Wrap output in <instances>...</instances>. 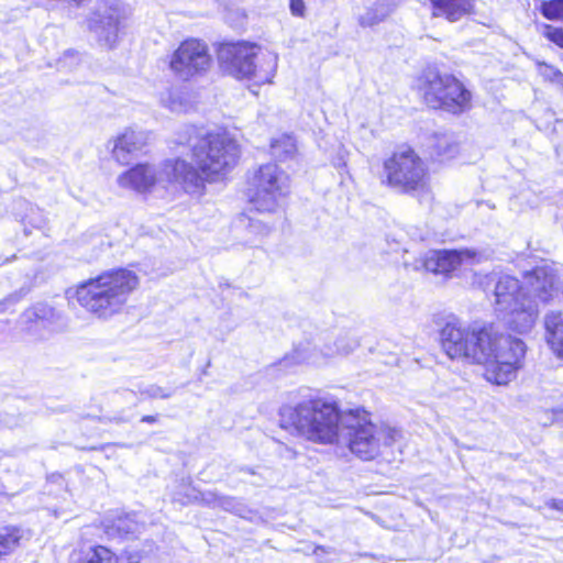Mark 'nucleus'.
Returning a JSON list of instances; mask_svg holds the SVG:
<instances>
[{"label":"nucleus","instance_id":"obj_28","mask_svg":"<svg viewBox=\"0 0 563 563\" xmlns=\"http://www.w3.org/2000/svg\"><path fill=\"white\" fill-rule=\"evenodd\" d=\"M205 492H199L190 485H183L181 489L175 493L173 499L180 505H188L191 503H202L201 495Z\"/></svg>","mask_w":563,"mask_h":563},{"label":"nucleus","instance_id":"obj_39","mask_svg":"<svg viewBox=\"0 0 563 563\" xmlns=\"http://www.w3.org/2000/svg\"><path fill=\"white\" fill-rule=\"evenodd\" d=\"M556 75H563V73L554 67L548 66L547 71L544 74L545 78L551 82L558 85Z\"/></svg>","mask_w":563,"mask_h":563},{"label":"nucleus","instance_id":"obj_16","mask_svg":"<svg viewBox=\"0 0 563 563\" xmlns=\"http://www.w3.org/2000/svg\"><path fill=\"white\" fill-rule=\"evenodd\" d=\"M501 312L505 313L504 320L509 329L518 333H527L533 328L539 314L538 302L531 297L523 298Z\"/></svg>","mask_w":563,"mask_h":563},{"label":"nucleus","instance_id":"obj_40","mask_svg":"<svg viewBox=\"0 0 563 563\" xmlns=\"http://www.w3.org/2000/svg\"><path fill=\"white\" fill-rule=\"evenodd\" d=\"M545 506L551 509L563 512V499H550L545 503Z\"/></svg>","mask_w":563,"mask_h":563},{"label":"nucleus","instance_id":"obj_22","mask_svg":"<svg viewBox=\"0 0 563 563\" xmlns=\"http://www.w3.org/2000/svg\"><path fill=\"white\" fill-rule=\"evenodd\" d=\"M241 222L244 223L245 230L249 234L246 243L257 245L261 243L273 230V223H266L260 218L243 217Z\"/></svg>","mask_w":563,"mask_h":563},{"label":"nucleus","instance_id":"obj_15","mask_svg":"<svg viewBox=\"0 0 563 563\" xmlns=\"http://www.w3.org/2000/svg\"><path fill=\"white\" fill-rule=\"evenodd\" d=\"M471 250H430L422 258L426 271L434 274H446L457 268L466 258H472Z\"/></svg>","mask_w":563,"mask_h":563},{"label":"nucleus","instance_id":"obj_37","mask_svg":"<svg viewBox=\"0 0 563 563\" xmlns=\"http://www.w3.org/2000/svg\"><path fill=\"white\" fill-rule=\"evenodd\" d=\"M20 297L16 294L9 295L0 301V313H4L10 306L16 303Z\"/></svg>","mask_w":563,"mask_h":563},{"label":"nucleus","instance_id":"obj_7","mask_svg":"<svg viewBox=\"0 0 563 563\" xmlns=\"http://www.w3.org/2000/svg\"><path fill=\"white\" fill-rule=\"evenodd\" d=\"M187 143L199 168L195 169L203 178V184L207 177L230 172L240 156L236 141L225 132L203 134L200 130L191 128Z\"/></svg>","mask_w":563,"mask_h":563},{"label":"nucleus","instance_id":"obj_6","mask_svg":"<svg viewBox=\"0 0 563 563\" xmlns=\"http://www.w3.org/2000/svg\"><path fill=\"white\" fill-rule=\"evenodd\" d=\"M220 67L238 79H254L257 82H272L278 56L247 42L224 43L218 49Z\"/></svg>","mask_w":563,"mask_h":563},{"label":"nucleus","instance_id":"obj_38","mask_svg":"<svg viewBox=\"0 0 563 563\" xmlns=\"http://www.w3.org/2000/svg\"><path fill=\"white\" fill-rule=\"evenodd\" d=\"M102 420L106 422L122 424V423H129L132 420V417L125 416L123 413H119V415H114L111 417H104Z\"/></svg>","mask_w":563,"mask_h":563},{"label":"nucleus","instance_id":"obj_11","mask_svg":"<svg viewBox=\"0 0 563 563\" xmlns=\"http://www.w3.org/2000/svg\"><path fill=\"white\" fill-rule=\"evenodd\" d=\"M129 14L128 5L120 0H99L87 19V26L100 46L113 48Z\"/></svg>","mask_w":563,"mask_h":563},{"label":"nucleus","instance_id":"obj_10","mask_svg":"<svg viewBox=\"0 0 563 563\" xmlns=\"http://www.w3.org/2000/svg\"><path fill=\"white\" fill-rule=\"evenodd\" d=\"M289 192V177L276 164L260 166L249 180V197L260 213H275Z\"/></svg>","mask_w":563,"mask_h":563},{"label":"nucleus","instance_id":"obj_42","mask_svg":"<svg viewBox=\"0 0 563 563\" xmlns=\"http://www.w3.org/2000/svg\"><path fill=\"white\" fill-rule=\"evenodd\" d=\"M141 421L146 423H155L157 421V416L146 415L141 418Z\"/></svg>","mask_w":563,"mask_h":563},{"label":"nucleus","instance_id":"obj_27","mask_svg":"<svg viewBox=\"0 0 563 563\" xmlns=\"http://www.w3.org/2000/svg\"><path fill=\"white\" fill-rule=\"evenodd\" d=\"M357 345L358 342L356 340L344 336L340 338L334 343V346L327 345L323 350L320 351V353L325 357H331L334 356L335 354H349Z\"/></svg>","mask_w":563,"mask_h":563},{"label":"nucleus","instance_id":"obj_26","mask_svg":"<svg viewBox=\"0 0 563 563\" xmlns=\"http://www.w3.org/2000/svg\"><path fill=\"white\" fill-rule=\"evenodd\" d=\"M79 563H118V560L109 549L98 545L85 552Z\"/></svg>","mask_w":563,"mask_h":563},{"label":"nucleus","instance_id":"obj_43","mask_svg":"<svg viewBox=\"0 0 563 563\" xmlns=\"http://www.w3.org/2000/svg\"><path fill=\"white\" fill-rule=\"evenodd\" d=\"M133 394H134V393H133L132 390H125V391H123V393L121 394V396L125 398L126 396H129V395H133Z\"/></svg>","mask_w":563,"mask_h":563},{"label":"nucleus","instance_id":"obj_20","mask_svg":"<svg viewBox=\"0 0 563 563\" xmlns=\"http://www.w3.org/2000/svg\"><path fill=\"white\" fill-rule=\"evenodd\" d=\"M396 0H377L365 8L364 12L358 14L357 21L362 27H373L384 22L397 8Z\"/></svg>","mask_w":563,"mask_h":563},{"label":"nucleus","instance_id":"obj_1","mask_svg":"<svg viewBox=\"0 0 563 563\" xmlns=\"http://www.w3.org/2000/svg\"><path fill=\"white\" fill-rule=\"evenodd\" d=\"M440 343L451 360L485 365V378L496 385H507L515 379L526 355L521 339L498 334L492 327L467 325L455 319L441 329Z\"/></svg>","mask_w":563,"mask_h":563},{"label":"nucleus","instance_id":"obj_4","mask_svg":"<svg viewBox=\"0 0 563 563\" xmlns=\"http://www.w3.org/2000/svg\"><path fill=\"white\" fill-rule=\"evenodd\" d=\"M157 183L177 184L188 194L203 191V178L181 158L165 161L159 172L153 165L137 164L118 177L120 187L139 192L151 190Z\"/></svg>","mask_w":563,"mask_h":563},{"label":"nucleus","instance_id":"obj_31","mask_svg":"<svg viewBox=\"0 0 563 563\" xmlns=\"http://www.w3.org/2000/svg\"><path fill=\"white\" fill-rule=\"evenodd\" d=\"M114 528L120 536L135 534L140 531L139 522L131 515L119 517L114 522Z\"/></svg>","mask_w":563,"mask_h":563},{"label":"nucleus","instance_id":"obj_5","mask_svg":"<svg viewBox=\"0 0 563 563\" xmlns=\"http://www.w3.org/2000/svg\"><path fill=\"white\" fill-rule=\"evenodd\" d=\"M399 435L396 429L372 423L366 411L356 409L343 415L336 443L347 446L360 459L371 461L393 445Z\"/></svg>","mask_w":563,"mask_h":563},{"label":"nucleus","instance_id":"obj_33","mask_svg":"<svg viewBox=\"0 0 563 563\" xmlns=\"http://www.w3.org/2000/svg\"><path fill=\"white\" fill-rule=\"evenodd\" d=\"M543 34L549 41L563 48V27H555L547 24L544 25Z\"/></svg>","mask_w":563,"mask_h":563},{"label":"nucleus","instance_id":"obj_9","mask_svg":"<svg viewBox=\"0 0 563 563\" xmlns=\"http://www.w3.org/2000/svg\"><path fill=\"white\" fill-rule=\"evenodd\" d=\"M388 184L419 199L430 198L429 173L424 162L411 148L395 152L384 163Z\"/></svg>","mask_w":563,"mask_h":563},{"label":"nucleus","instance_id":"obj_24","mask_svg":"<svg viewBox=\"0 0 563 563\" xmlns=\"http://www.w3.org/2000/svg\"><path fill=\"white\" fill-rule=\"evenodd\" d=\"M459 151V143L452 135L437 136L432 144L433 154L441 161L454 158Z\"/></svg>","mask_w":563,"mask_h":563},{"label":"nucleus","instance_id":"obj_8","mask_svg":"<svg viewBox=\"0 0 563 563\" xmlns=\"http://www.w3.org/2000/svg\"><path fill=\"white\" fill-rule=\"evenodd\" d=\"M418 87L426 104L432 109L459 114L471 108V92L451 74L427 68Z\"/></svg>","mask_w":563,"mask_h":563},{"label":"nucleus","instance_id":"obj_25","mask_svg":"<svg viewBox=\"0 0 563 563\" xmlns=\"http://www.w3.org/2000/svg\"><path fill=\"white\" fill-rule=\"evenodd\" d=\"M296 142L290 135H282L274 139L271 144V153L276 159L286 161L296 153Z\"/></svg>","mask_w":563,"mask_h":563},{"label":"nucleus","instance_id":"obj_36","mask_svg":"<svg viewBox=\"0 0 563 563\" xmlns=\"http://www.w3.org/2000/svg\"><path fill=\"white\" fill-rule=\"evenodd\" d=\"M289 9L292 15L302 18L306 12L303 0H289Z\"/></svg>","mask_w":563,"mask_h":563},{"label":"nucleus","instance_id":"obj_41","mask_svg":"<svg viewBox=\"0 0 563 563\" xmlns=\"http://www.w3.org/2000/svg\"><path fill=\"white\" fill-rule=\"evenodd\" d=\"M125 563H148V560L145 558H141L139 554L134 553V554H130L126 558Z\"/></svg>","mask_w":563,"mask_h":563},{"label":"nucleus","instance_id":"obj_17","mask_svg":"<svg viewBox=\"0 0 563 563\" xmlns=\"http://www.w3.org/2000/svg\"><path fill=\"white\" fill-rule=\"evenodd\" d=\"M529 297L525 291V286H521L517 278L509 275L500 276L495 286V303L499 312L508 310L509 307Z\"/></svg>","mask_w":563,"mask_h":563},{"label":"nucleus","instance_id":"obj_29","mask_svg":"<svg viewBox=\"0 0 563 563\" xmlns=\"http://www.w3.org/2000/svg\"><path fill=\"white\" fill-rule=\"evenodd\" d=\"M540 11L548 20H558L563 22V0L542 1Z\"/></svg>","mask_w":563,"mask_h":563},{"label":"nucleus","instance_id":"obj_12","mask_svg":"<svg viewBox=\"0 0 563 563\" xmlns=\"http://www.w3.org/2000/svg\"><path fill=\"white\" fill-rule=\"evenodd\" d=\"M212 63L208 45L196 38L184 41L172 54L169 68L181 80L202 76Z\"/></svg>","mask_w":563,"mask_h":563},{"label":"nucleus","instance_id":"obj_34","mask_svg":"<svg viewBox=\"0 0 563 563\" xmlns=\"http://www.w3.org/2000/svg\"><path fill=\"white\" fill-rule=\"evenodd\" d=\"M79 54L76 51H66L58 59V67L64 69H71L79 63Z\"/></svg>","mask_w":563,"mask_h":563},{"label":"nucleus","instance_id":"obj_23","mask_svg":"<svg viewBox=\"0 0 563 563\" xmlns=\"http://www.w3.org/2000/svg\"><path fill=\"white\" fill-rule=\"evenodd\" d=\"M25 538V532L18 527L0 529V559L12 553Z\"/></svg>","mask_w":563,"mask_h":563},{"label":"nucleus","instance_id":"obj_19","mask_svg":"<svg viewBox=\"0 0 563 563\" xmlns=\"http://www.w3.org/2000/svg\"><path fill=\"white\" fill-rule=\"evenodd\" d=\"M433 16H444L450 22H456L473 11V0H430Z\"/></svg>","mask_w":563,"mask_h":563},{"label":"nucleus","instance_id":"obj_2","mask_svg":"<svg viewBox=\"0 0 563 563\" xmlns=\"http://www.w3.org/2000/svg\"><path fill=\"white\" fill-rule=\"evenodd\" d=\"M345 412L334 399L318 397L282 408L280 424L311 442L332 444L340 437Z\"/></svg>","mask_w":563,"mask_h":563},{"label":"nucleus","instance_id":"obj_32","mask_svg":"<svg viewBox=\"0 0 563 563\" xmlns=\"http://www.w3.org/2000/svg\"><path fill=\"white\" fill-rule=\"evenodd\" d=\"M139 393L142 398H148V399H167L172 397L173 390H168L166 388H163L158 385H148L145 387H140Z\"/></svg>","mask_w":563,"mask_h":563},{"label":"nucleus","instance_id":"obj_21","mask_svg":"<svg viewBox=\"0 0 563 563\" xmlns=\"http://www.w3.org/2000/svg\"><path fill=\"white\" fill-rule=\"evenodd\" d=\"M201 500H202V504H205L207 506H210L213 508H221L223 510L231 511V512H234L240 516H242V514L244 511V506L240 500H238L234 497L220 495L216 492H211V490L205 492L201 495Z\"/></svg>","mask_w":563,"mask_h":563},{"label":"nucleus","instance_id":"obj_30","mask_svg":"<svg viewBox=\"0 0 563 563\" xmlns=\"http://www.w3.org/2000/svg\"><path fill=\"white\" fill-rule=\"evenodd\" d=\"M290 358L297 363H317L318 362V355L313 347H311L310 343H305L299 346H297Z\"/></svg>","mask_w":563,"mask_h":563},{"label":"nucleus","instance_id":"obj_14","mask_svg":"<svg viewBox=\"0 0 563 563\" xmlns=\"http://www.w3.org/2000/svg\"><path fill=\"white\" fill-rule=\"evenodd\" d=\"M148 134L142 130L125 129L112 142V157L128 165L147 144Z\"/></svg>","mask_w":563,"mask_h":563},{"label":"nucleus","instance_id":"obj_18","mask_svg":"<svg viewBox=\"0 0 563 563\" xmlns=\"http://www.w3.org/2000/svg\"><path fill=\"white\" fill-rule=\"evenodd\" d=\"M545 341L553 354L563 360V313L550 311L544 316Z\"/></svg>","mask_w":563,"mask_h":563},{"label":"nucleus","instance_id":"obj_35","mask_svg":"<svg viewBox=\"0 0 563 563\" xmlns=\"http://www.w3.org/2000/svg\"><path fill=\"white\" fill-rule=\"evenodd\" d=\"M162 102L173 112H180L184 110V104L177 93L168 92L167 97L162 98Z\"/></svg>","mask_w":563,"mask_h":563},{"label":"nucleus","instance_id":"obj_13","mask_svg":"<svg viewBox=\"0 0 563 563\" xmlns=\"http://www.w3.org/2000/svg\"><path fill=\"white\" fill-rule=\"evenodd\" d=\"M556 283L558 277L552 267L538 266L525 275V291L532 299L547 303L558 294Z\"/></svg>","mask_w":563,"mask_h":563},{"label":"nucleus","instance_id":"obj_3","mask_svg":"<svg viewBox=\"0 0 563 563\" xmlns=\"http://www.w3.org/2000/svg\"><path fill=\"white\" fill-rule=\"evenodd\" d=\"M139 278L129 269H112L80 284L75 292L78 303L98 318L119 313L137 287Z\"/></svg>","mask_w":563,"mask_h":563}]
</instances>
